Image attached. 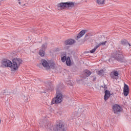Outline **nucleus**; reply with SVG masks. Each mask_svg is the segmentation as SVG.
Returning a JSON list of instances; mask_svg holds the SVG:
<instances>
[{
  "mask_svg": "<svg viewBox=\"0 0 131 131\" xmlns=\"http://www.w3.org/2000/svg\"><path fill=\"white\" fill-rule=\"evenodd\" d=\"M23 61L21 58H14L12 60V63L11 60L4 59L1 61V67L2 68H6V67H9L11 68V71H16L19 69L20 65L22 64Z\"/></svg>",
  "mask_w": 131,
  "mask_h": 131,
  "instance_id": "f257e3e1",
  "label": "nucleus"
},
{
  "mask_svg": "<svg viewBox=\"0 0 131 131\" xmlns=\"http://www.w3.org/2000/svg\"><path fill=\"white\" fill-rule=\"evenodd\" d=\"M60 86H57L56 88V97L53 98L51 102V105H57V104H60V103H62V101H63V95L60 92Z\"/></svg>",
  "mask_w": 131,
  "mask_h": 131,
  "instance_id": "f03ea898",
  "label": "nucleus"
},
{
  "mask_svg": "<svg viewBox=\"0 0 131 131\" xmlns=\"http://www.w3.org/2000/svg\"><path fill=\"white\" fill-rule=\"evenodd\" d=\"M112 58H113L118 62L123 63L124 62V54L122 50H116L112 54Z\"/></svg>",
  "mask_w": 131,
  "mask_h": 131,
  "instance_id": "7ed1b4c3",
  "label": "nucleus"
},
{
  "mask_svg": "<svg viewBox=\"0 0 131 131\" xmlns=\"http://www.w3.org/2000/svg\"><path fill=\"white\" fill-rule=\"evenodd\" d=\"M53 131H66V128L61 120H57L53 127Z\"/></svg>",
  "mask_w": 131,
  "mask_h": 131,
  "instance_id": "20e7f679",
  "label": "nucleus"
},
{
  "mask_svg": "<svg viewBox=\"0 0 131 131\" xmlns=\"http://www.w3.org/2000/svg\"><path fill=\"white\" fill-rule=\"evenodd\" d=\"M57 7L61 10H66L69 8H73L74 7V3L72 2L60 3L57 4Z\"/></svg>",
  "mask_w": 131,
  "mask_h": 131,
  "instance_id": "39448f33",
  "label": "nucleus"
},
{
  "mask_svg": "<svg viewBox=\"0 0 131 131\" xmlns=\"http://www.w3.org/2000/svg\"><path fill=\"white\" fill-rule=\"evenodd\" d=\"M113 111L115 114H118L121 112V106L118 104L113 105Z\"/></svg>",
  "mask_w": 131,
  "mask_h": 131,
  "instance_id": "423d86ee",
  "label": "nucleus"
},
{
  "mask_svg": "<svg viewBox=\"0 0 131 131\" xmlns=\"http://www.w3.org/2000/svg\"><path fill=\"white\" fill-rule=\"evenodd\" d=\"M129 94V88L128 85L126 84H124L123 88V95L125 97H127Z\"/></svg>",
  "mask_w": 131,
  "mask_h": 131,
  "instance_id": "0eeeda50",
  "label": "nucleus"
},
{
  "mask_svg": "<svg viewBox=\"0 0 131 131\" xmlns=\"http://www.w3.org/2000/svg\"><path fill=\"white\" fill-rule=\"evenodd\" d=\"M41 63L42 66H43L45 68H46V70H50V64L49 62H48V61L46 60V59H41Z\"/></svg>",
  "mask_w": 131,
  "mask_h": 131,
  "instance_id": "6e6552de",
  "label": "nucleus"
},
{
  "mask_svg": "<svg viewBox=\"0 0 131 131\" xmlns=\"http://www.w3.org/2000/svg\"><path fill=\"white\" fill-rule=\"evenodd\" d=\"M110 96H111V93H110V91L108 90H105V95L104 96V101H107L110 98Z\"/></svg>",
  "mask_w": 131,
  "mask_h": 131,
  "instance_id": "1a4fd4ad",
  "label": "nucleus"
},
{
  "mask_svg": "<svg viewBox=\"0 0 131 131\" xmlns=\"http://www.w3.org/2000/svg\"><path fill=\"white\" fill-rule=\"evenodd\" d=\"M92 74V72L89 70H85L83 71V78H85L86 77H89L90 75Z\"/></svg>",
  "mask_w": 131,
  "mask_h": 131,
  "instance_id": "9d476101",
  "label": "nucleus"
},
{
  "mask_svg": "<svg viewBox=\"0 0 131 131\" xmlns=\"http://www.w3.org/2000/svg\"><path fill=\"white\" fill-rule=\"evenodd\" d=\"M46 86L47 90L52 91L53 89H54V86H53V84L52 82H46Z\"/></svg>",
  "mask_w": 131,
  "mask_h": 131,
  "instance_id": "9b49d317",
  "label": "nucleus"
},
{
  "mask_svg": "<svg viewBox=\"0 0 131 131\" xmlns=\"http://www.w3.org/2000/svg\"><path fill=\"white\" fill-rule=\"evenodd\" d=\"M84 34H85V30H82L78 34V35L76 37V39H79V38H80V37H82V36H83V35H84Z\"/></svg>",
  "mask_w": 131,
  "mask_h": 131,
  "instance_id": "f8f14e48",
  "label": "nucleus"
},
{
  "mask_svg": "<svg viewBox=\"0 0 131 131\" xmlns=\"http://www.w3.org/2000/svg\"><path fill=\"white\" fill-rule=\"evenodd\" d=\"M120 45H122L123 46H126V45H128V46H130V44L128 43V41L126 40L125 39H122L120 41H119Z\"/></svg>",
  "mask_w": 131,
  "mask_h": 131,
  "instance_id": "ddd939ff",
  "label": "nucleus"
},
{
  "mask_svg": "<svg viewBox=\"0 0 131 131\" xmlns=\"http://www.w3.org/2000/svg\"><path fill=\"white\" fill-rule=\"evenodd\" d=\"M74 42H75V41H74V40L72 39H70L65 41V45H66L67 46L68 45H73Z\"/></svg>",
  "mask_w": 131,
  "mask_h": 131,
  "instance_id": "4468645a",
  "label": "nucleus"
},
{
  "mask_svg": "<svg viewBox=\"0 0 131 131\" xmlns=\"http://www.w3.org/2000/svg\"><path fill=\"white\" fill-rule=\"evenodd\" d=\"M60 57H61L62 62L66 61L67 59V57H66V54H64V55L63 54H61Z\"/></svg>",
  "mask_w": 131,
  "mask_h": 131,
  "instance_id": "2eb2a0df",
  "label": "nucleus"
},
{
  "mask_svg": "<svg viewBox=\"0 0 131 131\" xmlns=\"http://www.w3.org/2000/svg\"><path fill=\"white\" fill-rule=\"evenodd\" d=\"M66 64L67 66H70L71 65V60L70 59V57L68 56L67 58Z\"/></svg>",
  "mask_w": 131,
  "mask_h": 131,
  "instance_id": "dca6fc26",
  "label": "nucleus"
},
{
  "mask_svg": "<svg viewBox=\"0 0 131 131\" xmlns=\"http://www.w3.org/2000/svg\"><path fill=\"white\" fill-rule=\"evenodd\" d=\"M119 74H118V72L117 71H115L114 72V75L113 76H112V78H113V79H117V78L115 77H117L118 76V75Z\"/></svg>",
  "mask_w": 131,
  "mask_h": 131,
  "instance_id": "f3484780",
  "label": "nucleus"
},
{
  "mask_svg": "<svg viewBox=\"0 0 131 131\" xmlns=\"http://www.w3.org/2000/svg\"><path fill=\"white\" fill-rule=\"evenodd\" d=\"M107 43V41H105L104 42H100V43H96V46H97V47H100V46H105L106 44Z\"/></svg>",
  "mask_w": 131,
  "mask_h": 131,
  "instance_id": "a211bd4d",
  "label": "nucleus"
},
{
  "mask_svg": "<svg viewBox=\"0 0 131 131\" xmlns=\"http://www.w3.org/2000/svg\"><path fill=\"white\" fill-rule=\"evenodd\" d=\"M45 54H46V52H45V50H42V49H40L39 51V55H40V56L41 57H43V56H45Z\"/></svg>",
  "mask_w": 131,
  "mask_h": 131,
  "instance_id": "6ab92c4d",
  "label": "nucleus"
},
{
  "mask_svg": "<svg viewBox=\"0 0 131 131\" xmlns=\"http://www.w3.org/2000/svg\"><path fill=\"white\" fill-rule=\"evenodd\" d=\"M99 48V46H97V45H96V46L94 47L93 49L90 51V53L91 54H94L97 51V49Z\"/></svg>",
  "mask_w": 131,
  "mask_h": 131,
  "instance_id": "aec40b11",
  "label": "nucleus"
},
{
  "mask_svg": "<svg viewBox=\"0 0 131 131\" xmlns=\"http://www.w3.org/2000/svg\"><path fill=\"white\" fill-rule=\"evenodd\" d=\"M97 74L98 75H99L100 76H102V75H103V73H104V70H100V71H98L97 72Z\"/></svg>",
  "mask_w": 131,
  "mask_h": 131,
  "instance_id": "412c9836",
  "label": "nucleus"
},
{
  "mask_svg": "<svg viewBox=\"0 0 131 131\" xmlns=\"http://www.w3.org/2000/svg\"><path fill=\"white\" fill-rule=\"evenodd\" d=\"M98 5H104L105 0H96Z\"/></svg>",
  "mask_w": 131,
  "mask_h": 131,
  "instance_id": "4be33fe9",
  "label": "nucleus"
},
{
  "mask_svg": "<svg viewBox=\"0 0 131 131\" xmlns=\"http://www.w3.org/2000/svg\"><path fill=\"white\" fill-rule=\"evenodd\" d=\"M3 95L6 96L7 95H11V92L9 91V90H5L3 92Z\"/></svg>",
  "mask_w": 131,
  "mask_h": 131,
  "instance_id": "5701e85b",
  "label": "nucleus"
},
{
  "mask_svg": "<svg viewBox=\"0 0 131 131\" xmlns=\"http://www.w3.org/2000/svg\"><path fill=\"white\" fill-rule=\"evenodd\" d=\"M49 66H50V69H51V68L52 69H54L55 68V63H54V62L50 63Z\"/></svg>",
  "mask_w": 131,
  "mask_h": 131,
  "instance_id": "b1692460",
  "label": "nucleus"
},
{
  "mask_svg": "<svg viewBox=\"0 0 131 131\" xmlns=\"http://www.w3.org/2000/svg\"><path fill=\"white\" fill-rule=\"evenodd\" d=\"M47 43L43 44L42 47H41V50H43V51H46V49H47Z\"/></svg>",
  "mask_w": 131,
  "mask_h": 131,
  "instance_id": "393cba45",
  "label": "nucleus"
},
{
  "mask_svg": "<svg viewBox=\"0 0 131 131\" xmlns=\"http://www.w3.org/2000/svg\"><path fill=\"white\" fill-rule=\"evenodd\" d=\"M103 88V89H104V91H106V90H107V85L104 84Z\"/></svg>",
  "mask_w": 131,
  "mask_h": 131,
  "instance_id": "a878e982",
  "label": "nucleus"
},
{
  "mask_svg": "<svg viewBox=\"0 0 131 131\" xmlns=\"http://www.w3.org/2000/svg\"><path fill=\"white\" fill-rule=\"evenodd\" d=\"M96 80H97V77H94L93 78V81H96Z\"/></svg>",
  "mask_w": 131,
  "mask_h": 131,
  "instance_id": "bb28decb",
  "label": "nucleus"
},
{
  "mask_svg": "<svg viewBox=\"0 0 131 131\" xmlns=\"http://www.w3.org/2000/svg\"><path fill=\"white\" fill-rule=\"evenodd\" d=\"M25 102H26V103H27V102H28V98L26 97V98L25 99Z\"/></svg>",
  "mask_w": 131,
  "mask_h": 131,
  "instance_id": "cd10ccee",
  "label": "nucleus"
},
{
  "mask_svg": "<svg viewBox=\"0 0 131 131\" xmlns=\"http://www.w3.org/2000/svg\"><path fill=\"white\" fill-rule=\"evenodd\" d=\"M1 122H2V119L0 118V124Z\"/></svg>",
  "mask_w": 131,
  "mask_h": 131,
  "instance_id": "c85d7f7f",
  "label": "nucleus"
},
{
  "mask_svg": "<svg viewBox=\"0 0 131 131\" xmlns=\"http://www.w3.org/2000/svg\"><path fill=\"white\" fill-rule=\"evenodd\" d=\"M19 5H21V2H18Z\"/></svg>",
  "mask_w": 131,
  "mask_h": 131,
  "instance_id": "c756f323",
  "label": "nucleus"
},
{
  "mask_svg": "<svg viewBox=\"0 0 131 131\" xmlns=\"http://www.w3.org/2000/svg\"><path fill=\"white\" fill-rule=\"evenodd\" d=\"M56 51H59V49H56Z\"/></svg>",
  "mask_w": 131,
  "mask_h": 131,
  "instance_id": "7c9ffc66",
  "label": "nucleus"
},
{
  "mask_svg": "<svg viewBox=\"0 0 131 131\" xmlns=\"http://www.w3.org/2000/svg\"><path fill=\"white\" fill-rule=\"evenodd\" d=\"M43 93H46V92H43Z\"/></svg>",
  "mask_w": 131,
  "mask_h": 131,
  "instance_id": "2f4dec72",
  "label": "nucleus"
},
{
  "mask_svg": "<svg viewBox=\"0 0 131 131\" xmlns=\"http://www.w3.org/2000/svg\"><path fill=\"white\" fill-rule=\"evenodd\" d=\"M18 1H20V0H18Z\"/></svg>",
  "mask_w": 131,
  "mask_h": 131,
  "instance_id": "473e14b6",
  "label": "nucleus"
}]
</instances>
